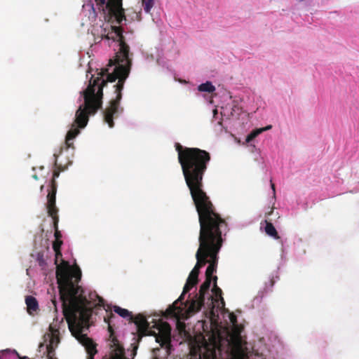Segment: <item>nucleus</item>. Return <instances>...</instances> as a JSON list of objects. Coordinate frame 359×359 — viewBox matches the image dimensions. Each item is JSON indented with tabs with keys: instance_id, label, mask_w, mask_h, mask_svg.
Listing matches in <instances>:
<instances>
[{
	"instance_id": "nucleus-21",
	"label": "nucleus",
	"mask_w": 359,
	"mask_h": 359,
	"mask_svg": "<svg viewBox=\"0 0 359 359\" xmlns=\"http://www.w3.org/2000/svg\"><path fill=\"white\" fill-rule=\"evenodd\" d=\"M62 241L61 239L55 240L53 243V249L55 250H61V245H62Z\"/></svg>"
},
{
	"instance_id": "nucleus-7",
	"label": "nucleus",
	"mask_w": 359,
	"mask_h": 359,
	"mask_svg": "<svg viewBox=\"0 0 359 359\" xmlns=\"http://www.w3.org/2000/svg\"><path fill=\"white\" fill-rule=\"evenodd\" d=\"M98 4L105 5L109 20L114 18L120 24L126 20L125 11L123 8V0H97Z\"/></svg>"
},
{
	"instance_id": "nucleus-28",
	"label": "nucleus",
	"mask_w": 359,
	"mask_h": 359,
	"mask_svg": "<svg viewBox=\"0 0 359 359\" xmlns=\"http://www.w3.org/2000/svg\"><path fill=\"white\" fill-rule=\"evenodd\" d=\"M273 211V208H272L269 212L266 213V215L269 216L272 214Z\"/></svg>"
},
{
	"instance_id": "nucleus-26",
	"label": "nucleus",
	"mask_w": 359,
	"mask_h": 359,
	"mask_svg": "<svg viewBox=\"0 0 359 359\" xmlns=\"http://www.w3.org/2000/svg\"><path fill=\"white\" fill-rule=\"evenodd\" d=\"M137 349V345H135V346L133 347V350L132 353H131V355H132V356H135V355H136Z\"/></svg>"
},
{
	"instance_id": "nucleus-9",
	"label": "nucleus",
	"mask_w": 359,
	"mask_h": 359,
	"mask_svg": "<svg viewBox=\"0 0 359 359\" xmlns=\"http://www.w3.org/2000/svg\"><path fill=\"white\" fill-rule=\"evenodd\" d=\"M212 280L205 278V281L200 287L198 294H196L195 297L191 300L188 309L189 313L198 312L204 305L205 294L209 290Z\"/></svg>"
},
{
	"instance_id": "nucleus-15",
	"label": "nucleus",
	"mask_w": 359,
	"mask_h": 359,
	"mask_svg": "<svg viewBox=\"0 0 359 359\" xmlns=\"http://www.w3.org/2000/svg\"><path fill=\"white\" fill-rule=\"evenodd\" d=\"M266 226H265V232L269 236L274 238L275 239H279L280 237L278 234V232L273 225V224L270 222H268L267 220L265 221Z\"/></svg>"
},
{
	"instance_id": "nucleus-3",
	"label": "nucleus",
	"mask_w": 359,
	"mask_h": 359,
	"mask_svg": "<svg viewBox=\"0 0 359 359\" xmlns=\"http://www.w3.org/2000/svg\"><path fill=\"white\" fill-rule=\"evenodd\" d=\"M54 251L56 278L63 315L71 331L75 327L81 332L83 327L89 325L93 308L104 307V299L95 292L89 294V299L86 298L83 289L78 285L81 278L80 268L77 265L71 267L69 262L63 259L58 264V259L62 256V252L61 250Z\"/></svg>"
},
{
	"instance_id": "nucleus-24",
	"label": "nucleus",
	"mask_w": 359,
	"mask_h": 359,
	"mask_svg": "<svg viewBox=\"0 0 359 359\" xmlns=\"http://www.w3.org/2000/svg\"><path fill=\"white\" fill-rule=\"evenodd\" d=\"M230 320L231 321L232 323H236V316H234L233 314H231L230 316Z\"/></svg>"
},
{
	"instance_id": "nucleus-2",
	"label": "nucleus",
	"mask_w": 359,
	"mask_h": 359,
	"mask_svg": "<svg viewBox=\"0 0 359 359\" xmlns=\"http://www.w3.org/2000/svg\"><path fill=\"white\" fill-rule=\"evenodd\" d=\"M114 29L116 39L119 42V50L114 59L109 60L107 67L101 69L99 76L95 79L91 76L88 87L82 92L84 104L80 105L76 110L74 122L67 133L65 144L67 148L73 147V140L80 133L79 128L87 125L88 115L95 114L102 107V90L108 82H114L118 79L114 86L116 97L109 102V106L103 112L104 121L109 128L114 126V118H116L123 110L119 105L125 81L130 72L132 59L129 56L130 47L125 41L122 29L115 27Z\"/></svg>"
},
{
	"instance_id": "nucleus-33",
	"label": "nucleus",
	"mask_w": 359,
	"mask_h": 359,
	"mask_svg": "<svg viewBox=\"0 0 359 359\" xmlns=\"http://www.w3.org/2000/svg\"><path fill=\"white\" fill-rule=\"evenodd\" d=\"M43 188V185H41V189H42Z\"/></svg>"
},
{
	"instance_id": "nucleus-25",
	"label": "nucleus",
	"mask_w": 359,
	"mask_h": 359,
	"mask_svg": "<svg viewBox=\"0 0 359 359\" xmlns=\"http://www.w3.org/2000/svg\"><path fill=\"white\" fill-rule=\"evenodd\" d=\"M271 187L273 190V196H276V189H275V184L272 182V180H271Z\"/></svg>"
},
{
	"instance_id": "nucleus-11",
	"label": "nucleus",
	"mask_w": 359,
	"mask_h": 359,
	"mask_svg": "<svg viewBox=\"0 0 359 359\" xmlns=\"http://www.w3.org/2000/svg\"><path fill=\"white\" fill-rule=\"evenodd\" d=\"M57 183L54 180L50 182V190L47 195L46 208L48 216L52 219L59 218L58 208L56 207Z\"/></svg>"
},
{
	"instance_id": "nucleus-30",
	"label": "nucleus",
	"mask_w": 359,
	"mask_h": 359,
	"mask_svg": "<svg viewBox=\"0 0 359 359\" xmlns=\"http://www.w3.org/2000/svg\"><path fill=\"white\" fill-rule=\"evenodd\" d=\"M33 178H34L35 180H38V177L36 175H33Z\"/></svg>"
},
{
	"instance_id": "nucleus-18",
	"label": "nucleus",
	"mask_w": 359,
	"mask_h": 359,
	"mask_svg": "<svg viewBox=\"0 0 359 359\" xmlns=\"http://www.w3.org/2000/svg\"><path fill=\"white\" fill-rule=\"evenodd\" d=\"M53 227L55 229L54 236H55V240L61 239L62 234H61V232L58 230L59 218L53 219Z\"/></svg>"
},
{
	"instance_id": "nucleus-20",
	"label": "nucleus",
	"mask_w": 359,
	"mask_h": 359,
	"mask_svg": "<svg viewBox=\"0 0 359 359\" xmlns=\"http://www.w3.org/2000/svg\"><path fill=\"white\" fill-rule=\"evenodd\" d=\"M263 132V130L257 129L255 130H253L252 133H250L246 137V142H250L252 140H253L258 135L262 133Z\"/></svg>"
},
{
	"instance_id": "nucleus-19",
	"label": "nucleus",
	"mask_w": 359,
	"mask_h": 359,
	"mask_svg": "<svg viewBox=\"0 0 359 359\" xmlns=\"http://www.w3.org/2000/svg\"><path fill=\"white\" fill-rule=\"evenodd\" d=\"M154 0H142V6L146 13H150L154 6Z\"/></svg>"
},
{
	"instance_id": "nucleus-6",
	"label": "nucleus",
	"mask_w": 359,
	"mask_h": 359,
	"mask_svg": "<svg viewBox=\"0 0 359 359\" xmlns=\"http://www.w3.org/2000/svg\"><path fill=\"white\" fill-rule=\"evenodd\" d=\"M193 287L185 284L183 288L182 293L179 298L175 300L172 304L170 305L169 307L163 313V316L165 318H175L176 319H185L189 316L194 314V313H189L187 304H190V302H183L184 295L189 292Z\"/></svg>"
},
{
	"instance_id": "nucleus-27",
	"label": "nucleus",
	"mask_w": 359,
	"mask_h": 359,
	"mask_svg": "<svg viewBox=\"0 0 359 359\" xmlns=\"http://www.w3.org/2000/svg\"><path fill=\"white\" fill-rule=\"evenodd\" d=\"M271 128H272V126L271 125H269V126H266L265 128H261V130H263V132H264V131L271 129Z\"/></svg>"
},
{
	"instance_id": "nucleus-5",
	"label": "nucleus",
	"mask_w": 359,
	"mask_h": 359,
	"mask_svg": "<svg viewBox=\"0 0 359 359\" xmlns=\"http://www.w3.org/2000/svg\"><path fill=\"white\" fill-rule=\"evenodd\" d=\"M199 359H224L220 357V348L219 342L215 338L210 343L205 342V344L199 348ZM233 359H248L242 346L238 343L235 345L233 350Z\"/></svg>"
},
{
	"instance_id": "nucleus-31",
	"label": "nucleus",
	"mask_w": 359,
	"mask_h": 359,
	"mask_svg": "<svg viewBox=\"0 0 359 359\" xmlns=\"http://www.w3.org/2000/svg\"><path fill=\"white\" fill-rule=\"evenodd\" d=\"M20 359H27V357L25 356L23 358H21Z\"/></svg>"
},
{
	"instance_id": "nucleus-32",
	"label": "nucleus",
	"mask_w": 359,
	"mask_h": 359,
	"mask_svg": "<svg viewBox=\"0 0 359 359\" xmlns=\"http://www.w3.org/2000/svg\"><path fill=\"white\" fill-rule=\"evenodd\" d=\"M48 359H57V358L56 357H55V358H48Z\"/></svg>"
},
{
	"instance_id": "nucleus-29",
	"label": "nucleus",
	"mask_w": 359,
	"mask_h": 359,
	"mask_svg": "<svg viewBox=\"0 0 359 359\" xmlns=\"http://www.w3.org/2000/svg\"><path fill=\"white\" fill-rule=\"evenodd\" d=\"M53 304H54L55 307L56 308V301L55 299L52 300Z\"/></svg>"
},
{
	"instance_id": "nucleus-8",
	"label": "nucleus",
	"mask_w": 359,
	"mask_h": 359,
	"mask_svg": "<svg viewBox=\"0 0 359 359\" xmlns=\"http://www.w3.org/2000/svg\"><path fill=\"white\" fill-rule=\"evenodd\" d=\"M114 315L110 313L104 318V322L108 324V330L110 332L109 340L111 348V358L110 359H126L125 357V349L116 337L114 335L113 329L110 325V319L114 318Z\"/></svg>"
},
{
	"instance_id": "nucleus-23",
	"label": "nucleus",
	"mask_w": 359,
	"mask_h": 359,
	"mask_svg": "<svg viewBox=\"0 0 359 359\" xmlns=\"http://www.w3.org/2000/svg\"><path fill=\"white\" fill-rule=\"evenodd\" d=\"M59 175H60V171L55 170L53 171V178H52L51 181L53 180L55 181V178L58 177Z\"/></svg>"
},
{
	"instance_id": "nucleus-13",
	"label": "nucleus",
	"mask_w": 359,
	"mask_h": 359,
	"mask_svg": "<svg viewBox=\"0 0 359 359\" xmlns=\"http://www.w3.org/2000/svg\"><path fill=\"white\" fill-rule=\"evenodd\" d=\"M81 343L85 346L86 352L88 354L87 359H94V355L97 353L96 344L93 341L86 335H82Z\"/></svg>"
},
{
	"instance_id": "nucleus-12",
	"label": "nucleus",
	"mask_w": 359,
	"mask_h": 359,
	"mask_svg": "<svg viewBox=\"0 0 359 359\" xmlns=\"http://www.w3.org/2000/svg\"><path fill=\"white\" fill-rule=\"evenodd\" d=\"M217 276H215L213 278V287L212 289V292L213 293V294L215 296L216 298H218V299H214V298L212 296H210L209 298V300L210 301V306H211V312L212 313L214 312V311H213L214 310V302H213L214 301L218 302L219 300H220L222 306H224V304H225L224 298L222 296V291L217 286Z\"/></svg>"
},
{
	"instance_id": "nucleus-1",
	"label": "nucleus",
	"mask_w": 359,
	"mask_h": 359,
	"mask_svg": "<svg viewBox=\"0 0 359 359\" xmlns=\"http://www.w3.org/2000/svg\"><path fill=\"white\" fill-rule=\"evenodd\" d=\"M178 161L198 215L200 231L198 243L202 247V258L209 264L205 278L213 280L217 271L218 254L223 244L222 233L228 224L217 212L210 197L203 189V177L210 161V154L196 147H184L175 143Z\"/></svg>"
},
{
	"instance_id": "nucleus-14",
	"label": "nucleus",
	"mask_w": 359,
	"mask_h": 359,
	"mask_svg": "<svg viewBox=\"0 0 359 359\" xmlns=\"http://www.w3.org/2000/svg\"><path fill=\"white\" fill-rule=\"evenodd\" d=\"M27 312L30 315H34L39 310V304L36 299L32 296H27L25 298Z\"/></svg>"
},
{
	"instance_id": "nucleus-17",
	"label": "nucleus",
	"mask_w": 359,
	"mask_h": 359,
	"mask_svg": "<svg viewBox=\"0 0 359 359\" xmlns=\"http://www.w3.org/2000/svg\"><path fill=\"white\" fill-rule=\"evenodd\" d=\"M198 89L201 92L212 93L215 90V87L212 84L211 82L207 81L199 85Z\"/></svg>"
},
{
	"instance_id": "nucleus-16",
	"label": "nucleus",
	"mask_w": 359,
	"mask_h": 359,
	"mask_svg": "<svg viewBox=\"0 0 359 359\" xmlns=\"http://www.w3.org/2000/svg\"><path fill=\"white\" fill-rule=\"evenodd\" d=\"M113 310L115 313L118 314L123 318H129V320H133L132 313L126 309L121 308L118 306H114Z\"/></svg>"
},
{
	"instance_id": "nucleus-10",
	"label": "nucleus",
	"mask_w": 359,
	"mask_h": 359,
	"mask_svg": "<svg viewBox=\"0 0 359 359\" xmlns=\"http://www.w3.org/2000/svg\"><path fill=\"white\" fill-rule=\"evenodd\" d=\"M196 259L197 260L196 264L191 271L186 283L192 287L198 283L200 269L207 264V261H205L204 258H202V247H201V243H199V246L196 253Z\"/></svg>"
},
{
	"instance_id": "nucleus-22",
	"label": "nucleus",
	"mask_w": 359,
	"mask_h": 359,
	"mask_svg": "<svg viewBox=\"0 0 359 359\" xmlns=\"http://www.w3.org/2000/svg\"><path fill=\"white\" fill-rule=\"evenodd\" d=\"M47 352H48V354H47V358H55V350L54 348H53V346L51 345H49L47 347Z\"/></svg>"
},
{
	"instance_id": "nucleus-4",
	"label": "nucleus",
	"mask_w": 359,
	"mask_h": 359,
	"mask_svg": "<svg viewBox=\"0 0 359 359\" xmlns=\"http://www.w3.org/2000/svg\"><path fill=\"white\" fill-rule=\"evenodd\" d=\"M130 321L137 325L140 339L144 336H154L156 341L160 344L161 348H166L168 355L170 354L171 327L168 323L160 320L156 323L155 327L158 330V333H156L150 329L146 318L141 314H138L135 318L133 317V320Z\"/></svg>"
}]
</instances>
